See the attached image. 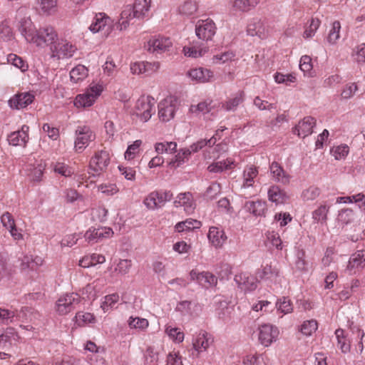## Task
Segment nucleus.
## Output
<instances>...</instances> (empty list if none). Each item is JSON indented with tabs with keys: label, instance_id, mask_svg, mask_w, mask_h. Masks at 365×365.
Masks as SVG:
<instances>
[{
	"label": "nucleus",
	"instance_id": "6",
	"mask_svg": "<svg viewBox=\"0 0 365 365\" xmlns=\"http://www.w3.org/2000/svg\"><path fill=\"white\" fill-rule=\"evenodd\" d=\"M109 163L110 156L107 151L102 150L96 152L90 160L89 169L93 172L92 175L99 176L106 171Z\"/></svg>",
	"mask_w": 365,
	"mask_h": 365
},
{
	"label": "nucleus",
	"instance_id": "27",
	"mask_svg": "<svg viewBox=\"0 0 365 365\" xmlns=\"http://www.w3.org/2000/svg\"><path fill=\"white\" fill-rule=\"evenodd\" d=\"M111 20L104 13H99L96 15L94 21L90 26V30L93 33H96L103 29L106 26H110Z\"/></svg>",
	"mask_w": 365,
	"mask_h": 365
},
{
	"label": "nucleus",
	"instance_id": "36",
	"mask_svg": "<svg viewBox=\"0 0 365 365\" xmlns=\"http://www.w3.org/2000/svg\"><path fill=\"white\" fill-rule=\"evenodd\" d=\"M260 0H235L233 2V8L236 11L247 12L254 9Z\"/></svg>",
	"mask_w": 365,
	"mask_h": 365
},
{
	"label": "nucleus",
	"instance_id": "54",
	"mask_svg": "<svg viewBox=\"0 0 365 365\" xmlns=\"http://www.w3.org/2000/svg\"><path fill=\"white\" fill-rule=\"evenodd\" d=\"M319 194L320 190L318 187L311 186L302 192V197L304 200L309 201L316 199Z\"/></svg>",
	"mask_w": 365,
	"mask_h": 365
},
{
	"label": "nucleus",
	"instance_id": "57",
	"mask_svg": "<svg viewBox=\"0 0 365 365\" xmlns=\"http://www.w3.org/2000/svg\"><path fill=\"white\" fill-rule=\"evenodd\" d=\"M197 10V6L195 2L192 1H187L179 8L181 14L185 15H191Z\"/></svg>",
	"mask_w": 365,
	"mask_h": 365
},
{
	"label": "nucleus",
	"instance_id": "20",
	"mask_svg": "<svg viewBox=\"0 0 365 365\" xmlns=\"http://www.w3.org/2000/svg\"><path fill=\"white\" fill-rule=\"evenodd\" d=\"M267 29L261 19L255 18L251 20L247 25V34L252 36H257L260 38H264L267 34Z\"/></svg>",
	"mask_w": 365,
	"mask_h": 365
},
{
	"label": "nucleus",
	"instance_id": "49",
	"mask_svg": "<svg viewBox=\"0 0 365 365\" xmlns=\"http://www.w3.org/2000/svg\"><path fill=\"white\" fill-rule=\"evenodd\" d=\"M165 333L175 342L180 343L184 339V333L180 331V329L177 327L167 326L165 328Z\"/></svg>",
	"mask_w": 365,
	"mask_h": 365
},
{
	"label": "nucleus",
	"instance_id": "59",
	"mask_svg": "<svg viewBox=\"0 0 365 365\" xmlns=\"http://www.w3.org/2000/svg\"><path fill=\"white\" fill-rule=\"evenodd\" d=\"M132 266V262L130 259H120L118 263L115 271L121 274H126L129 272Z\"/></svg>",
	"mask_w": 365,
	"mask_h": 365
},
{
	"label": "nucleus",
	"instance_id": "9",
	"mask_svg": "<svg viewBox=\"0 0 365 365\" xmlns=\"http://www.w3.org/2000/svg\"><path fill=\"white\" fill-rule=\"evenodd\" d=\"M213 342L211 335L205 331L201 330L192 340V355L199 357L202 352L205 351Z\"/></svg>",
	"mask_w": 365,
	"mask_h": 365
},
{
	"label": "nucleus",
	"instance_id": "28",
	"mask_svg": "<svg viewBox=\"0 0 365 365\" xmlns=\"http://www.w3.org/2000/svg\"><path fill=\"white\" fill-rule=\"evenodd\" d=\"M267 194L269 200L276 204H282L288 198L286 192L277 185L271 186L268 190Z\"/></svg>",
	"mask_w": 365,
	"mask_h": 365
},
{
	"label": "nucleus",
	"instance_id": "12",
	"mask_svg": "<svg viewBox=\"0 0 365 365\" xmlns=\"http://www.w3.org/2000/svg\"><path fill=\"white\" fill-rule=\"evenodd\" d=\"M279 331L271 324H263L259 327V341L264 346H269L278 336Z\"/></svg>",
	"mask_w": 365,
	"mask_h": 365
},
{
	"label": "nucleus",
	"instance_id": "64",
	"mask_svg": "<svg viewBox=\"0 0 365 365\" xmlns=\"http://www.w3.org/2000/svg\"><path fill=\"white\" fill-rule=\"evenodd\" d=\"M1 222L3 226L8 230L16 226L14 220L9 212H6L1 215Z\"/></svg>",
	"mask_w": 365,
	"mask_h": 365
},
{
	"label": "nucleus",
	"instance_id": "35",
	"mask_svg": "<svg viewBox=\"0 0 365 365\" xmlns=\"http://www.w3.org/2000/svg\"><path fill=\"white\" fill-rule=\"evenodd\" d=\"M88 74V68L83 65H78L70 71V78L73 83H78L85 79Z\"/></svg>",
	"mask_w": 365,
	"mask_h": 365
},
{
	"label": "nucleus",
	"instance_id": "16",
	"mask_svg": "<svg viewBox=\"0 0 365 365\" xmlns=\"http://www.w3.org/2000/svg\"><path fill=\"white\" fill-rule=\"evenodd\" d=\"M316 125V120L312 116H307L299 121L294 127V133L299 137L305 138L312 133V130Z\"/></svg>",
	"mask_w": 365,
	"mask_h": 365
},
{
	"label": "nucleus",
	"instance_id": "31",
	"mask_svg": "<svg viewBox=\"0 0 365 365\" xmlns=\"http://www.w3.org/2000/svg\"><path fill=\"white\" fill-rule=\"evenodd\" d=\"M176 207L183 206L186 212H191L193 209L192 194L190 192L180 193L174 202Z\"/></svg>",
	"mask_w": 365,
	"mask_h": 365
},
{
	"label": "nucleus",
	"instance_id": "19",
	"mask_svg": "<svg viewBox=\"0 0 365 365\" xmlns=\"http://www.w3.org/2000/svg\"><path fill=\"white\" fill-rule=\"evenodd\" d=\"M215 145V138H211L209 140L202 139L195 143H192L190 146V148L182 149L180 150V152L181 153L182 156H183L185 158V159L187 160L192 153H197V151L202 149L205 146H208V147L211 148Z\"/></svg>",
	"mask_w": 365,
	"mask_h": 365
},
{
	"label": "nucleus",
	"instance_id": "55",
	"mask_svg": "<svg viewBox=\"0 0 365 365\" xmlns=\"http://www.w3.org/2000/svg\"><path fill=\"white\" fill-rule=\"evenodd\" d=\"M205 52V49H198L195 46H184L183 48V53L187 57L197 58L202 56Z\"/></svg>",
	"mask_w": 365,
	"mask_h": 365
},
{
	"label": "nucleus",
	"instance_id": "34",
	"mask_svg": "<svg viewBox=\"0 0 365 365\" xmlns=\"http://www.w3.org/2000/svg\"><path fill=\"white\" fill-rule=\"evenodd\" d=\"M213 101L207 100L199 103L197 105H192L190 108V112L198 115L200 113L205 114L212 110L215 107V104H212Z\"/></svg>",
	"mask_w": 365,
	"mask_h": 365
},
{
	"label": "nucleus",
	"instance_id": "60",
	"mask_svg": "<svg viewBox=\"0 0 365 365\" xmlns=\"http://www.w3.org/2000/svg\"><path fill=\"white\" fill-rule=\"evenodd\" d=\"M14 335L12 328L7 329L6 331L0 334V348H5L7 344H11V337Z\"/></svg>",
	"mask_w": 365,
	"mask_h": 365
},
{
	"label": "nucleus",
	"instance_id": "41",
	"mask_svg": "<svg viewBox=\"0 0 365 365\" xmlns=\"http://www.w3.org/2000/svg\"><path fill=\"white\" fill-rule=\"evenodd\" d=\"M258 170L255 167L250 166L246 168L243 173L244 182L242 187H249L253 185L254 178L257 177Z\"/></svg>",
	"mask_w": 365,
	"mask_h": 365
},
{
	"label": "nucleus",
	"instance_id": "8",
	"mask_svg": "<svg viewBox=\"0 0 365 365\" xmlns=\"http://www.w3.org/2000/svg\"><path fill=\"white\" fill-rule=\"evenodd\" d=\"M216 33V26L211 19L199 20L195 26L196 36L203 41L212 40Z\"/></svg>",
	"mask_w": 365,
	"mask_h": 365
},
{
	"label": "nucleus",
	"instance_id": "2",
	"mask_svg": "<svg viewBox=\"0 0 365 365\" xmlns=\"http://www.w3.org/2000/svg\"><path fill=\"white\" fill-rule=\"evenodd\" d=\"M155 101L151 96H142L136 101L133 115L141 122L148 121L155 112Z\"/></svg>",
	"mask_w": 365,
	"mask_h": 365
},
{
	"label": "nucleus",
	"instance_id": "22",
	"mask_svg": "<svg viewBox=\"0 0 365 365\" xmlns=\"http://www.w3.org/2000/svg\"><path fill=\"white\" fill-rule=\"evenodd\" d=\"M207 237L210 242L215 247H220L227 240L225 232L217 227H211L209 230Z\"/></svg>",
	"mask_w": 365,
	"mask_h": 365
},
{
	"label": "nucleus",
	"instance_id": "1",
	"mask_svg": "<svg viewBox=\"0 0 365 365\" xmlns=\"http://www.w3.org/2000/svg\"><path fill=\"white\" fill-rule=\"evenodd\" d=\"M19 30L27 41L38 46H51L58 40L57 34L53 27L46 26L36 30L29 19L21 20Z\"/></svg>",
	"mask_w": 365,
	"mask_h": 365
},
{
	"label": "nucleus",
	"instance_id": "24",
	"mask_svg": "<svg viewBox=\"0 0 365 365\" xmlns=\"http://www.w3.org/2000/svg\"><path fill=\"white\" fill-rule=\"evenodd\" d=\"M235 280L238 284L239 287L245 291H253L257 287V281L255 279V278L248 276L247 274H240L236 275Z\"/></svg>",
	"mask_w": 365,
	"mask_h": 365
},
{
	"label": "nucleus",
	"instance_id": "17",
	"mask_svg": "<svg viewBox=\"0 0 365 365\" xmlns=\"http://www.w3.org/2000/svg\"><path fill=\"white\" fill-rule=\"evenodd\" d=\"M34 99V96L30 93H19L13 96L9 101L11 108L21 109L31 104Z\"/></svg>",
	"mask_w": 365,
	"mask_h": 365
},
{
	"label": "nucleus",
	"instance_id": "48",
	"mask_svg": "<svg viewBox=\"0 0 365 365\" xmlns=\"http://www.w3.org/2000/svg\"><path fill=\"white\" fill-rule=\"evenodd\" d=\"M53 169L56 173L60 174L64 177L71 176L73 173L72 168L64 163L57 162L54 163Z\"/></svg>",
	"mask_w": 365,
	"mask_h": 365
},
{
	"label": "nucleus",
	"instance_id": "5",
	"mask_svg": "<svg viewBox=\"0 0 365 365\" xmlns=\"http://www.w3.org/2000/svg\"><path fill=\"white\" fill-rule=\"evenodd\" d=\"M81 302V297L77 293L66 294L56 302V311L60 314H66L76 308Z\"/></svg>",
	"mask_w": 365,
	"mask_h": 365
},
{
	"label": "nucleus",
	"instance_id": "15",
	"mask_svg": "<svg viewBox=\"0 0 365 365\" xmlns=\"http://www.w3.org/2000/svg\"><path fill=\"white\" fill-rule=\"evenodd\" d=\"M29 127L24 125L20 130L12 132L8 135L9 143L14 146L25 147L29 140Z\"/></svg>",
	"mask_w": 365,
	"mask_h": 365
},
{
	"label": "nucleus",
	"instance_id": "7",
	"mask_svg": "<svg viewBox=\"0 0 365 365\" xmlns=\"http://www.w3.org/2000/svg\"><path fill=\"white\" fill-rule=\"evenodd\" d=\"M158 116L160 120L168 122L174 118L178 107V101L174 97H168L158 104Z\"/></svg>",
	"mask_w": 365,
	"mask_h": 365
},
{
	"label": "nucleus",
	"instance_id": "52",
	"mask_svg": "<svg viewBox=\"0 0 365 365\" xmlns=\"http://www.w3.org/2000/svg\"><path fill=\"white\" fill-rule=\"evenodd\" d=\"M317 329V322L316 320L312 319L305 321L301 327V331L306 336H310Z\"/></svg>",
	"mask_w": 365,
	"mask_h": 365
},
{
	"label": "nucleus",
	"instance_id": "18",
	"mask_svg": "<svg viewBox=\"0 0 365 365\" xmlns=\"http://www.w3.org/2000/svg\"><path fill=\"white\" fill-rule=\"evenodd\" d=\"M187 76L192 81L198 83H205L212 80L213 73L209 69L200 67L190 69L187 72Z\"/></svg>",
	"mask_w": 365,
	"mask_h": 365
},
{
	"label": "nucleus",
	"instance_id": "23",
	"mask_svg": "<svg viewBox=\"0 0 365 365\" xmlns=\"http://www.w3.org/2000/svg\"><path fill=\"white\" fill-rule=\"evenodd\" d=\"M23 312L24 309L19 312L16 309L10 310L0 307V322L4 324H9L19 321Z\"/></svg>",
	"mask_w": 365,
	"mask_h": 365
},
{
	"label": "nucleus",
	"instance_id": "37",
	"mask_svg": "<svg viewBox=\"0 0 365 365\" xmlns=\"http://www.w3.org/2000/svg\"><path fill=\"white\" fill-rule=\"evenodd\" d=\"M106 261L103 255L98 254H93L91 256L84 257L79 262V265L82 267H89L97 264H102Z\"/></svg>",
	"mask_w": 365,
	"mask_h": 365
},
{
	"label": "nucleus",
	"instance_id": "47",
	"mask_svg": "<svg viewBox=\"0 0 365 365\" xmlns=\"http://www.w3.org/2000/svg\"><path fill=\"white\" fill-rule=\"evenodd\" d=\"M40 9L46 14H51L56 11L57 0H38Z\"/></svg>",
	"mask_w": 365,
	"mask_h": 365
},
{
	"label": "nucleus",
	"instance_id": "33",
	"mask_svg": "<svg viewBox=\"0 0 365 365\" xmlns=\"http://www.w3.org/2000/svg\"><path fill=\"white\" fill-rule=\"evenodd\" d=\"M143 202L150 210H155L163 207L162 196H160V192L157 191L150 192L145 198Z\"/></svg>",
	"mask_w": 365,
	"mask_h": 365
},
{
	"label": "nucleus",
	"instance_id": "21",
	"mask_svg": "<svg viewBox=\"0 0 365 365\" xmlns=\"http://www.w3.org/2000/svg\"><path fill=\"white\" fill-rule=\"evenodd\" d=\"M199 305L191 301L184 300L178 303L175 310L181 313L182 315L196 317L198 315Z\"/></svg>",
	"mask_w": 365,
	"mask_h": 365
},
{
	"label": "nucleus",
	"instance_id": "40",
	"mask_svg": "<svg viewBox=\"0 0 365 365\" xmlns=\"http://www.w3.org/2000/svg\"><path fill=\"white\" fill-rule=\"evenodd\" d=\"M243 92H238L222 104L227 111L235 110L237 106L243 101Z\"/></svg>",
	"mask_w": 365,
	"mask_h": 365
},
{
	"label": "nucleus",
	"instance_id": "44",
	"mask_svg": "<svg viewBox=\"0 0 365 365\" xmlns=\"http://www.w3.org/2000/svg\"><path fill=\"white\" fill-rule=\"evenodd\" d=\"M145 363L147 365H157L158 361V352L154 347L148 346L144 354Z\"/></svg>",
	"mask_w": 365,
	"mask_h": 365
},
{
	"label": "nucleus",
	"instance_id": "53",
	"mask_svg": "<svg viewBox=\"0 0 365 365\" xmlns=\"http://www.w3.org/2000/svg\"><path fill=\"white\" fill-rule=\"evenodd\" d=\"M329 207L327 205H321L312 213L313 219L317 222H325Z\"/></svg>",
	"mask_w": 365,
	"mask_h": 365
},
{
	"label": "nucleus",
	"instance_id": "51",
	"mask_svg": "<svg viewBox=\"0 0 365 365\" xmlns=\"http://www.w3.org/2000/svg\"><path fill=\"white\" fill-rule=\"evenodd\" d=\"M340 29L341 24L339 21H335L332 24V28L330 30L327 37V41H329V43L334 44L336 42V41L339 38Z\"/></svg>",
	"mask_w": 365,
	"mask_h": 365
},
{
	"label": "nucleus",
	"instance_id": "63",
	"mask_svg": "<svg viewBox=\"0 0 365 365\" xmlns=\"http://www.w3.org/2000/svg\"><path fill=\"white\" fill-rule=\"evenodd\" d=\"M141 145V140H135L132 145H129L125 153V158L130 160L134 158L136 151Z\"/></svg>",
	"mask_w": 365,
	"mask_h": 365
},
{
	"label": "nucleus",
	"instance_id": "14",
	"mask_svg": "<svg viewBox=\"0 0 365 365\" xmlns=\"http://www.w3.org/2000/svg\"><path fill=\"white\" fill-rule=\"evenodd\" d=\"M190 276L192 280L196 281L206 288L215 286L217 282V277L209 272H199L193 269L190 272Z\"/></svg>",
	"mask_w": 365,
	"mask_h": 365
},
{
	"label": "nucleus",
	"instance_id": "45",
	"mask_svg": "<svg viewBox=\"0 0 365 365\" xmlns=\"http://www.w3.org/2000/svg\"><path fill=\"white\" fill-rule=\"evenodd\" d=\"M276 307L278 311L283 314L291 313L293 310L291 300L285 297H283L277 302Z\"/></svg>",
	"mask_w": 365,
	"mask_h": 365
},
{
	"label": "nucleus",
	"instance_id": "38",
	"mask_svg": "<svg viewBox=\"0 0 365 365\" xmlns=\"http://www.w3.org/2000/svg\"><path fill=\"white\" fill-rule=\"evenodd\" d=\"M364 262H365V250H358L350 257L347 269L351 272L353 269L358 267Z\"/></svg>",
	"mask_w": 365,
	"mask_h": 365
},
{
	"label": "nucleus",
	"instance_id": "42",
	"mask_svg": "<svg viewBox=\"0 0 365 365\" xmlns=\"http://www.w3.org/2000/svg\"><path fill=\"white\" fill-rule=\"evenodd\" d=\"M336 337L338 341V346L343 353H347L350 350V342L346 339L344 336V331L341 329H338L335 331Z\"/></svg>",
	"mask_w": 365,
	"mask_h": 365
},
{
	"label": "nucleus",
	"instance_id": "39",
	"mask_svg": "<svg viewBox=\"0 0 365 365\" xmlns=\"http://www.w3.org/2000/svg\"><path fill=\"white\" fill-rule=\"evenodd\" d=\"M201 227V222L198 220L191 218L187 219L185 221L180 222L175 225V230L179 232H184L187 230H192L194 229H199Z\"/></svg>",
	"mask_w": 365,
	"mask_h": 365
},
{
	"label": "nucleus",
	"instance_id": "13",
	"mask_svg": "<svg viewBox=\"0 0 365 365\" xmlns=\"http://www.w3.org/2000/svg\"><path fill=\"white\" fill-rule=\"evenodd\" d=\"M113 235L112 229L109 227H91L84 235L86 240L88 243H96L103 238L110 237Z\"/></svg>",
	"mask_w": 365,
	"mask_h": 365
},
{
	"label": "nucleus",
	"instance_id": "50",
	"mask_svg": "<svg viewBox=\"0 0 365 365\" xmlns=\"http://www.w3.org/2000/svg\"><path fill=\"white\" fill-rule=\"evenodd\" d=\"M148 321L144 318L130 317L128 325L130 328L143 330L148 327Z\"/></svg>",
	"mask_w": 365,
	"mask_h": 365
},
{
	"label": "nucleus",
	"instance_id": "4",
	"mask_svg": "<svg viewBox=\"0 0 365 365\" xmlns=\"http://www.w3.org/2000/svg\"><path fill=\"white\" fill-rule=\"evenodd\" d=\"M51 57L61 58H71L77 48L67 40H56V41L50 47Z\"/></svg>",
	"mask_w": 365,
	"mask_h": 365
},
{
	"label": "nucleus",
	"instance_id": "61",
	"mask_svg": "<svg viewBox=\"0 0 365 365\" xmlns=\"http://www.w3.org/2000/svg\"><path fill=\"white\" fill-rule=\"evenodd\" d=\"M119 299V296L117 294H109L105 297V300L103 302L101 307L104 312H107L109 307H112Z\"/></svg>",
	"mask_w": 365,
	"mask_h": 365
},
{
	"label": "nucleus",
	"instance_id": "10",
	"mask_svg": "<svg viewBox=\"0 0 365 365\" xmlns=\"http://www.w3.org/2000/svg\"><path fill=\"white\" fill-rule=\"evenodd\" d=\"M173 43L170 38L158 36L151 38L147 43V49L152 53H161L170 50Z\"/></svg>",
	"mask_w": 365,
	"mask_h": 365
},
{
	"label": "nucleus",
	"instance_id": "43",
	"mask_svg": "<svg viewBox=\"0 0 365 365\" xmlns=\"http://www.w3.org/2000/svg\"><path fill=\"white\" fill-rule=\"evenodd\" d=\"M232 164L233 161L232 160L227 159L226 160L212 163L208 166L207 170L210 173H220L224 170L230 169Z\"/></svg>",
	"mask_w": 365,
	"mask_h": 365
},
{
	"label": "nucleus",
	"instance_id": "32",
	"mask_svg": "<svg viewBox=\"0 0 365 365\" xmlns=\"http://www.w3.org/2000/svg\"><path fill=\"white\" fill-rule=\"evenodd\" d=\"M245 210L255 216H262L266 210V203L261 200L248 201L245 205Z\"/></svg>",
	"mask_w": 365,
	"mask_h": 365
},
{
	"label": "nucleus",
	"instance_id": "29",
	"mask_svg": "<svg viewBox=\"0 0 365 365\" xmlns=\"http://www.w3.org/2000/svg\"><path fill=\"white\" fill-rule=\"evenodd\" d=\"M151 0H135L134 5L132 6L136 19H143L150 10Z\"/></svg>",
	"mask_w": 365,
	"mask_h": 365
},
{
	"label": "nucleus",
	"instance_id": "11",
	"mask_svg": "<svg viewBox=\"0 0 365 365\" xmlns=\"http://www.w3.org/2000/svg\"><path fill=\"white\" fill-rule=\"evenodd\" d=\"M76 138L75 148L76 150H83L95 139V135L87 126H78L76 130Z\"/></svg>",
	"mask_w": 365,
	"mask_h": 365
},
{
	"label": "nucleus",
	"instance_id": "62",
	"mask_svg": "<svg viewBox=\"0 0 365 365\" xmlns=\"http://www.w3.org/2000/svg\"><path fill=\"white\" fill-rule=\"evenodd\" d=\"M354 212L351 209L342 210L339 214V221L343 224H349L353 220Z\"/></svg>",
	"mask_w": 365,
	"mask_h": 365
},
{
	"label": "nucleus",
	"instance_id": "56",
	"mask_svg": "<svg viewBox=\"0 0 365 365\" xmlns=\"http://www.w3.org/2000/svg\"><path fill=\"white\" fill-rule=\"evenodd\" d=\"M76 319L79 325H83V324L93 322L95 317L91 313L79 312L76 314Z\"/></svg>",
	"mask_w": 365,
	"mask_h": 365
},
{
	"label": "nucleus",
	"instance_id": "26",
	"mask_svg": "<svg viewBox=\"0 0 365 365\" xmlns=\"http://www.w3.org/2000/svg\"><path fill=\"white\" fill-rule=\"evenodd\" d=\"M133 19H136L135 11H133L132 6L128 5L122 11L120 14V19H119L118 25L117 26L120 28V30L125 29L128 27L130 21Z\"/></svg>",
	"mask_w": 365,
	"mask_h": 365
},
{
	"label": "nucleus",
	"instance_id": "30",
	"mask_svg": "<svg viewBox=\"0 0 365 365\" xmlns=\"http://www.w3.org/2000/svg\"><path fill=\"white\" fill-rule=\"evenodd\" d=\"M257 275L262 279H269L275 280L279 277V269L276 265H272V264H266L261 271H258Z\"/></svg>",
	"mask_w": 365,
	"mask_h": 365
},
{
	"label": "nucleus",
	"instance_id": "3",
	"mask_svg": "<svg viewBox=\"0 0 365 365\" xmlns=\"http://www.w3.org/2000/svg\"><path fill=\"white\" fill-rule=\"evenodd\" d=\"M103 86L99 84L91 85L87 91L78 95L74 100V106L77 108H86L91 106L97 98L101 94Z\"/></svg>",
	"mask_w": 365,
	"mask_h": 365
},
{
	"label": "nucleus",
	"instance_id": "46",
	"mask_svg": "<svg viewBox=\"0 0 365 365\" xmlns=\"http://www.w3.org/2000/svg\"><path fill=\"white\" fill-rule=\"evenodd\" d=\"M7 61L19 68L21 71H25L28 69L27 63L21 57L14 53H10L7 56Z\"/></svg>",
	"mask_w": 365,
	"mask_h": 365
},
{
	"label": "nucleus",
	"instance_id": "58",
	"mask_svg": "<svg viewBox=\"0 0 365 365\" xmlns=\"http://www.w3.org/2000/svg\"><path fill=\"white\" fill-rule=\"evenodd\" d=\"M319 25H320V21L318 19H312L311 20L309 27H307L304 32V38H310V37L313 36L314 35L316 31L318 29Z\"/></svg>",
	"mask_w": 365,
	"mask_h": 365
},
{
	"label": "nucleus",
	"instance_id": "25",
	"mask_svg": "<svg viewBox=\"0 0 365 365\" xmlns=\"http://www.w3.org/2000/svg\"><path fill=\"white\" fill-rule=\"evenodd\" d=\"M270 172L273 179L283 184H287L289 181V176L286 174L283 168L277 162H273L269 166Z\"/></svg>",
	"mask_w": 365,
	"mask_h": 365
}]
</instances>
